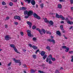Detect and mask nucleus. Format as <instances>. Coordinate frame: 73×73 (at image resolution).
I'll return each mask as SVG.
<instances>
[{"mask_svg": "<svg viewBox=\"0 0 73 73\" xmlns=\"http://www.w3.org/2000/svg\"><path fill=\"white\" fill-rule=\"evenodd\" d=\"M10 46L11 48H13L14 51L17 53H20V52L18 51L16 49V47L15 46V44H11L10 45Z\"/></svg>", "mask_w": 73, "mask_h": 73, "instance_id": "nucleus-1", "label": "nucleus"}, {"mask_svg": "<svg viewBox=\"0 0 73 73\" xmlns=\"http://www.w3.org/2000/svg\"><path fill=\"white\" fill-rule=\"evenodd\" d=\"M27 35L29 37H33V35H31V31L28 30L27 31Z\"/></svg>", "mask_w": 73, "mask_h": 73, "instance_id": "nucleus-2", "label": "nucleus"}, {"mask_svg": "<svg viewBox=\"0 0 73 73\" xmlns=\"http://www.w3.org/2000/svg\"><path fill=\"white\" fill-rule=\"evenodd\" d=\"M62 49H66L65 50L66 52H68L69 50V48L66 47V46H62Z\"/></svg>", "mask_w": 73, "mask_h": 73, "instance_id": "nucleus-3", "label": "nucleus"}, {"mask_svg": "<svg viewBox=\"0 0 73 73\" xmlns=\"http://www.w3.org/2000/svg\"><path fill=\"white\" fill-rule=\"evenodd\" d=\"M66 21L67 22V23L70 25H73V22H71L68 19H66Z\"/></svg>", "mask_w": 73, "mask_h": 73, "instance_id": "nucleus-4", "label": "nucleus"}, {"mask_svg": "<svg viewBox=\"0 0 73 73\" xmlns=\"http://www.w3.org/2000/svg\"><path fill=\"white\" fill-rule=\"evenodd\" d=\"M33 16L35 18H37V19H40V17L37 15L36 13H34L33 14Z\"/></svg>", "mask_w": 73, "mask_h": 73, "instance_id": "nucleus-5", "label": "nucleus"}, {"mask_svg": "<svg viewBox=\"0 0 73 73\" xmlns=\"http://www.w3.org/2000/svg\"><path fill=\"white\" fill-rule=\"evenodd\" d=\"M47 41L49 42H52L53 44H55V40L53 39H49L47 40Z\"/></svg>", "mask_w": 73, "mask_h": 73, "instance_id": "nucleus-6", "label": "nucleus"}, {"mask_svg": "<svg viewBox=\"0 0 73 73\" xmlns=\"http://www.w3.org/2000/svg\"><path fill=\"white\" fill-rule=\"evenodd\" d=\"M33 15V11L31 10L29 11L28 12V13L27 14V16H31Z\"/></svg>", "mask_w": 73, "mask_h": 73, "instance_id": "nucleus-7", "label": "nucleus"}, {"mask_svg": "<svg viewBox=\"0 0 73 73\" xmlns=\"http://www.w3.org/2000/svg\"><path fill=\"white\" fill-rule=\"evenodd\" d=\"M27 24L28 25H29V27L30 28L32 27V23H31V22L29 21H27Z\"/></svg>", "mask_w": 73, "mask_h": 73, "instance_id": "nucleus-8", "label": "nucleus"}, {"mask_svg": "<svg viewBox=\"0 0 73 73\" xmlns=\"http://www.w3.org/2000/svg\"><path fill=\"white\" fill-rule=\"evenodd\" d=\"M5 37L6 40H9L10 39H11V37L9 36L8 35H6Z\"/></svg>", "mask_w": 73, "mask_h": 73, "instance_id": "nucleus-9", "label": "nucleus"}, {"mask_svg": "<svg viewBox=\"0 0 73 73\" xmlns=\"http://www.w3.org/2000/svg\"><path fill=\"white\" fill-rule=\"evenodd\" d=\"M31 3L33 5H35L36 4V2L34 0H31Z\"/></svg>", "mask_w": 73, "mask_h": 73, "instance_id": "nucleus-10", "label": "nucleus"}, {"mask_svg": "<svg viewBox=\"0 0 73 73\" xmlns=\"http://www.w3.org/2000/svg\"><path fill=\"white\" fill-rule=\"evenodd\" d=\"M13 61H15V63H19L20 62V60H17L15 59V58H14Z\"/></svg>", "mask_w": 73, "mask_h": 73, "instance_id": "nucleus-11", "label": "nucleus"}, {"mask_svg": "<svg viewBox=\"0 0 73 73\" xmlns=\"http://www.w3.org/2000/svg\"><path fill=\"white\" fill-rule=\"evenodd\" d=\"M45 51H42L40 52V55L42 56H44L45 55Z\"/></svg>", "mask_w": 73, "mask_h": 73, "instance_id": "nucleus-12", "label": "nucleus"}, {"mask_svg": "<svg viewBox=\"0 0 73 73\" xmlns=\"http://www.w3.org/2000/svg\"><path fill=\"white\" fill-rule=\"evenodd\" d=\"M20 10H23V11H24V10H26V9H27V8L24 7H21L20 8Z\"/></svg>", "mask_w": 73, "mask_h": 73, "instance_id": "nucleus-13", "label": "nucleus"}, {"mask_svg": "<svg viewBox=\"0 0 73 73\" xmlns=\"http://www.w3.org/2000/svg\"><path fill=\"white\" fill-rule=\"evenodd\" d=\"M58 7L59 9H61L62 8V5L60 4H59L58 5Z\"/></svg>", "mask_w": 73, "mask_h": 73, "instance_id": "nucleus-14", "label": "nucleus"}, {"mask_svg": "<svg viewBox=\"0 0 73 73\" xmlns=\"http://www.w3.org/2000/svg\"><path fill=\"white\" fill-rule=\"evenodd\" d=\"M56 34L59 35V36H61V33L60 31H57L56 32Z\"/></svg>", "mask_w": 73, "mask_h": 73, "instance_id": "nucleus-15", "label": "nucleus"}, {"mask_svg": "<svg viewBox=\"0 0 73 73\" xmlns=\"http://www.w3.org/2000/svg\"><path fill=\"white\" fill-rule=\"evenodd\" d=\"M48 23H49L50 25H53V24H54L53 22L52 21H50Z\"/></svg>", "mask_w": 73, "mask_h": 73, "instance_id": "nucleus-16", "label": "nucleus"}, {"mask_svg": "<svg viewBox=\"0 0 73 73\" xmlns=\"http://www.w3.org/2000/svg\"><path fill=\"white\" fill-rule=\"evenodd\" d=\"M44 21L45 23H49V21L47 19H44Z\"/></svg>", "mask_w": 73, "mask_h": 73, "instance_id": "nucleus-17", "label": "nucleus"}, {"mask_svg": "<svg viewBox=\"0 0 73 73\" xmlns=\"http://www.w3.org/2000/svg\"><path fill=\"white\" fill-rule=\"evenodd\" d=\"M14 18V19H20V17L19 16H15Z\"/></svg>", "mask_w": 73, "mask_h": 73, "instance_id": "nucleus-18", "label": "nucleus"}, {"mask_svg": "<svg viewBox=\"0 0 73 73\" xmlns=\"http://www.w3.org/2000/svg\"><path fill=\"white\" fill-rule=\"evenodd\" d=\"M25 2H27L28 4H29L31 3V0H24Z\"/></svg>", "mask_w": 73, "mask_h": 73, "instance_id": "nucleus-19", "label": "nucleus"}, {"mask_svg": "<svg viewBox=\"0 0 73 73\" xmlns=\"http://www.w3.org/2000/svg\"><path fill=\"white\" fill-rule=\"evenodd\" d=\"M32 48L34 49H37L38 48L37 47L35 46V45H33L32 46Z\"/></svg>", "mask_w": 73, "mask_h": 73, "instance_id": "nucleus-20", "label": "nucleus"}, {"mask_svg": "<svg viewBox=\"0 0 73 73\" xmlns=\"http://www.w3.org/2000/svg\"><path fill=\"white\" fill-rule=\"evenodd\" d=\"M46 49H47L49 50V51H50V47L49 46H48L46 47Z\"/></svg>", "mask_w": 73, "mask_h": 73, "instance_id": "nucleus-21", "label": "nucleus"}, {"mask_svg": "<svg viewBox=\"0 0 73 73\" xmlns=\"http://www.w3.org/2000/svg\"><path fill=\"white\" fill-rule=\"evenodd\" d=\"M59 16H60V15L57 14V13H56L55 17H56V18H58V19H59Z\"/></svg>", "mask_w": 73, "mask_h": 73, "instance_id": "nucleus-22", "label": "nucleus"}, {"mask_svg": "<svg viewBox=\"0 0 73 73\" xmlns=\"http://www.w3.org/2000/svg\"><path fill=\"white\" fill-rule=\"evenodd\" d=\"M32 56L33 58H34V59H36V57H37V56H36V55L35 54H33V55Z\"/></svg>", "mask_w": 73, "mask_h": 73, "instance_id": "nucleus-23", "label": "nucleus"}, {"mask_svg": "<svg viewBox=\"0 0 73 73\" xmlns=\"http://www.w3.org/2000/svg\"><path fill=\"white\" fill-rule=\"evenodd\" d=\"M46 57H47V55L46 54L44 55L43 57V60H45V58H46Z\"/></svg>", "mask_w": 73, "mask_h": 73, "instance_id": "nucleus-24", "label": "nucleus"}, {"mask_svg": "<svg viewBox=\"0 0 73 73\" xmlns=\"http://www.w3.org/2000/svg\"><path fill=\"white\" fill-rule=\"evenodd\" d=\"M61 18V19H64V17H63L62 15H59V19Z\"/></svg>", "mask_w": 73, "mask_h": 73, "instance_id": "nucleus-25", "label": "nucleus"}, {"mask_svg": "<svg viewBox=\"0 0 73 73\" xmlns=\"http://www.w3.org/2000/svg\"><path fill=\"white\" fill-rule=\"evenodd\" d=\"M28 12L27 11H24V14L25 15H27V14H28Z\"/></svg>", "mask_w": 73, "mask_h": 73, "instance_id": "nucleus-26", "label": "nucleus"}, {"mask_svg": "<svg viewBox=\"0 0 73 73\" xmlns=\"http://www.w3.org/2000/svg\"><path fill=\"white\" fill-rule=\"evenodd\" d=\"M41 30H42V31L43 33H44V34H45V33L46 32V31H45V30L44 29H42Z\"/></svg>", "mask_w": 73, "mask_h": 73, "instance_id": "nucleus-27", "label": "nucleus"}, {"mask_svg": "<svg viewBox=\"0 0 73 73\" xmlns=\"http://www.w3.org/2000/svg\"><path fill=\"white\" fill-rule=\"evenodd\" d=\"M2 4L3 5H6V3L5 2L3 1L2 2Z\"/></svg>", "mask_w": 73, "mask_h": 73, "instance_id": "nucleus-28", "label": "nucleus"}, {"mask_svg": "<svg viewBox=\"0 0 73 73\" xmlns=\"http://www.w3.org/2000/svg\"><path fill=\"white\" fill-rule=\"evenodd\" d=\"M36 28H37L36 27L35 25H34L33 26L32 28L33 29L35 30L36 29Z\"/></svg>", "mask_w": 73, "mask_h": 73, "instance_id": "nucleus-29", "label": "nucleus"}, {"mask_svg": "<svg viewBox=\"0 0 73 73\" xmlns=\"http://www.w3.org/2000/svg\"><path fill=\"white\" fill-rule=\"evenodd\" d=\"M40 6L42 8H43V7H44V4L43 3H42L40 5Z\"/></svg>", "mask_w": 73, "mask_h": 73, "instance_id": "nucleus-30", "label": "nucleus"}, {"mask_svg": "<svg viewBox=\"0 0 73 73\" xmlns=\"http://www.w3.org/2000/svg\"><path fill=\"white\" fill-rule=\"evenodd\" d=\"M39 33H40V34L41 35H42V34H43V32H42V30H40V31H39Z\"/></svg>", "mask_w": 73, "mask_h": 73, "instance_id": "nucleus-31", "label": "nucleus"}, {"mask_svg": "<svg viewBox=\"0 0 73 73\" xmlns=\"http://www.w3.org/2000/svg\"><path fill=\"white\" fill-rule=\"evenodd\" d=\"M35 72H36V71L34 70H32V69L31 70V73H35Z\"/></svg>", "mask_w": 73, "mask_h": 73, "instance_id": "nucleus-32", "label": "nucleus"}, {"mask_svg": "<svg viewBox=\"0 0 73 73\" xmlns=\"http://www.w3.org/2000/svg\"><path fill=\"white\" fill-rule=\"evenodd\" d=\"M38 72L40 73H45V72H44L43 71H42L40 70H38Z\"/></svg>", "mask_w": 73, "mask_h": 73, "instance_id": "nucleus-33", "label": "nucleus"}, {"mask_svg": "<svg viewBox=\"0 0 73 73\" xmlns=\"http://www.w3.org/2000/svg\"><path fill=\"white\" fill-rule=\"evenodd\" d=\"M9 4L10 6H12V5H13V4L12 3V2H10Z\"/></svg>", "mask_w": 73, "mask_h": 73, "instance_id": "nucleus-34", "label": "nucleus"}, {"mask_svg": "<svg viewBox=\"0 0 73 73\" xmlns=\"http://www.w3.org/2000/svg\"><path fill=\"white\" fill-rule=\"evenodd\" d=\"M33 41H36V40H37V39H36V38L35 37H33Z\"/></svg>", "mask_w": 73, "mask_h": 73, "instance_id": "nucleus-35", "label": "nucleus"}, {"mask_svg": "<svg viewBox=\"0 0 73 73\" xmlns=\"http://www.w3.org/2000/svg\"><path fill=\"white\" fill-rule=\"evenodd\" d=\"M51 59L53 61H54L56 60V59H55V58H51Z\"/></svg>", "mask_w": 73, "mask_h": 73, "instance_id": "nucleus-36", "label": "nucleus"}, {"mask_svg": "<svg viewBox=\"0 0 73 73\" xmlns=\"http://www.w3.org/2000/svg\"><path fill=\"white\" fill-rule=\"evenodd\" d=\"M14 24L15 25H18V22H15L14 23Z\"/></svg>", "mask_w": 73, "mask_h": 73, "instance_id": "nucleus-37", "label": "nucleus"}, {"mask_svg": "<svg viewBox=\"0 0 73 73\" xmlns=\"http://www.w3.org/2000/svg\"><path fill=\"white\" fill-rule=\"evenodd\" d=\"M69 53L70 54H72V53H73V51H69Z\"/></svg>", "mask_w": 73, "mask_h": 73, "instance_id": "nucleus-38", "label": "nucleus"}, {"mask_svg": "<svg viewBox=\"0 0 73 73\" xmlns=\"http://www.w3.org/2000/svg\"><path fill=\"white\" fill-rule=\"evenodd\" d=\"M28 45L30 47V48H32V45L31 44H29Z\"/></svg>", "mask_w": 73, "mask_h": 73, "instance_id": "nucleus-39", "label": "nucleus"}, {"mask_svg": "<svg viewBox=\"0 0 73 73\" xmlns=\"http://www.w3.org/2000/svg\"><path fill=\"white\" fill-rule=\"evenodd\" d=\"M59 1L60 2H65V0H59Z\"/></svg>", "mask_w": 73, "mask_h": 73, "instance_id": "nucleus-40", "label": "nucleus"}, {"mask_svg": "<svg viewBox=\"0 0 73 73\" xmlns=\"http://www.w3.org/2000/svg\"><path fill=\"white\" fill-rule=\"evenodd\" d=\"M39 51H40V50L39 49L37 50L35 52L36 54H37V52H39Z\"/></svg>", "mask_w": 73, "mask_h": 73, "instance_id": "nucleus-41", "label": "nucleus"}, {"mask_svg": "<svg viewBox=\"0 0 73 73\" xmlns=\"http://www.w3.org/2000/svg\"><path fill=\"white\" fill-rule=\"evenodd\" d=\"M5 28H8V25H5Z\"/></svg>", "mask_w": 73, "mask_h": 73, "instance_id": "nucleus-42", "label": "nucleus"}, {"mask_svg": "<svg viewBox=\"0 0 73 73\" xmlns=\"http://www.w3.org/2000/svg\"><path fill=\"white\" fill-rule=\"evenodd\" d=\"M20 34L21 35V36H23L24 34L23 33V32H20Z\"/></svg>", "mask_w": 73, "mask_h": 73, "instance_id": "nucleus-43", "label": "nucleus"}, {"mask_svg": "<svg viewBox=\"0 0 73 73\" xmlns=\"http://www.w3.org/2000/svg\"><path fill=\"white\" fill-rule=\"evenodd\" d=\"M70 2L71 4H73V0H70Z\"/></svg>", "mask_w": 73, "mask_h": 73, "instance_id": "nucleus-44", "label": "nucleus"}, {"mask_svg": "<svg viewBox=\"0 0 73 73\" xmlns=\"http://www.w3.org/2000/svg\"><path fill=\"white\" fill-rule=\"evenodd\" d=\"M55 73H60V72L58 71V70H56L55 72Z\"/></svg>", "mask_w": 73, "mask_h": 73, "instance_id": "nucleus-45", "label": "nucleus"}, {"mask_svg": "<svg viewBox=\"0 0 73 73\" xmlns=\"http://www.w3.org/2000/svg\"><path fill=\"white\" fill-rule=\"evenodd\" d=\"M23 68H26L27 66L26 65V64H23Z\"/></svg>", "mask_w": 73, "mask_h": 73, "instance_id": "nucleus-46", "label": "nucleus"}, {"mask_svg": "<svg viewBox=\"0 0 73 73\" xmlns=\"http://www.w3.org/2000/svg\"><path fill=\"white\" fill-rule=\"evenodd\" d=\"M13 2H16L17 1V0H11Z\"/></svg>", "mask_w": 73, "mask_h": 73, "instance_id": "nucleus-47", "label": "nucleus"}, {"mask_svg": "<svg viewBox=\"0 0 73 73\" xmlns=\"http://www.w3.org/2000/svg\"><path fill=\"white\" fill-rule=\"evenodd\" d=\"M36 31H38V32H40V29L38 28L36 29Z\"/></svg>", "mask_w": 73, "mask_h": 73, "instance_id": "nucleus-48", "label": "nucleus"}, {"mask_svg": "<svg viewBox=\"0 0 73 73\" xmlns=\"http://www.w3.org/2000/svg\"><path fill=\"white\" fill-rule=\"evenodd\" d=\"M49 63L50 64H52V61H50V60L49 61Z\"/></svg>", "mask_w": 73, "mask_h": 73, "instance_id": "nucleus-49", "label": "nucleus"}, {"mask_svg": "<svg viewBox=\"0 0 73 73\" xmlns=\"http://www.w3.org/2000/svg\"><path fill=\"white\" fill-rule=\"evenodd\" d=\"M49 57H50V58H52V54H50V55H49Z\"/></svg>", "mask_w": 73, "mask_h": 73, "instance_id": "nucleus-50", "label": "nucleus"}, {"mask_svg": "<svg viewBox=\"0 0 73 73\" xmlns=\"http://www.w3.org/2000/svg\"><path fill=\"white\" fill-rule=\"evenodd\" d=\"M47 34H49L50 35L51 34V33L49 32H47Z\"/></svg>", "mask_w": 73, "mask_h": 73, "instance_id": "nucleus-51", "label": "nucleus"}, {"mask_svg": "<svg viewBox=\"0 0 73 73\" xmlns=\"http://www.w3.org/2000/svg\"><path fill=\"white\" fill-rule=\"evenodd\" d=\"M49 61V59L48 58H46V61L47 62H48Z\"/></svg>", "mask_w": 73, "mask_h": 73, "instance_id": "nucleus-52", "label": "nucleus"}, {"mask_svg": "<svg viewBox=\"0 0 73 73\" xmlns=\"http://www.w3.org/2000/svg\"><path fill=\"white\" fill-rule=\"evenodd\" d=\"M71 58H72V59H71V61H73V56H72Z\"/></svg>", "mask_w": 73, "mask_h": 73, "instance_id": "nucleus-53", "label": "nucleus"}, {"mask_svg": "<svg viewBox=\"0 0 73 73\" xmlns=\"http://www.w3.org/2000/svg\"><path fill=\"white\" fill-rule=\"evenodd\" d=\"M29 17H28V16H26L25 17V19H27Z\"/></svg>", "mask_w": 73, "mask_h": 73, "instance_id": "nucleus-54", "label": "nucleus"}, {"mask_svg": "<svg viewBox=\"0 0 73 73\" xmlns=\"http://www.w3.org/2000/svg\"><path fill=\"white\" fill-rule=\"evenodd\" d=\"M60 28H63V25H61L60 26Z\"/></svg>", "mask_w": 73, "mask_h": 73, "instance_id": "nucleus-55", "label": "nucleus"}, {"mask_svg": "<svg viewBox=\"0 0 73 73\" xmlns=\"http://www.w3.org/2000/svg\"><path fill=\"white\" fill-rule=\"evenodd\" d=\"M60 23L64 24V22L63 21H62L60 22Z\"/></svg>", "mask_w": 73, "mask_h": 73, "instance_id": "nucleus-56", "label": "nucleus"}, {"mask_svg": "<svg viewBox=\"0 0 73 73\" xmlns=\"http://www.w3.org/2000/svg\"><path fill=\"white\" fill-rule=\"evenodd\" d=\"M11 64V62H10V63L8 64V66H10Z\"/></svg>", "mask_w": 73, "mask_h": 73, "instance_id": "nucleus-57", "label": "nucleus"}, {"mask_svg": "<svg viewBox=\"0 0 73 73\" xmlns=\"http://www.w3.org/2000/svg\"><path fill=\"white\" fill-rule=\"evenodd\" d=\"M19 66H20V65H21V62H19Z\"/></svg>", "mask_w": 73, "mask_h": 73, "instance_id": "nucleus-58", "label": "nucleus"}, {"mask_svg": "<svg viewBox=\"0 0 73 73\" xmlns=\"http://www.w3.org/2000/svg\"><path fill=\"white\" fill-rule=\"evenodd\" d=\"M68 18H71V17L69 15H68Z\"/></svg>", "mask_w": 73, "mask_h": 73, "instance_id": "nucleus-59", "label": "nucleus"}, {"mask_svg": "<svg viewBox=\"0 0 73 73\" xmlns=\"http://www.w3.org/2000/svg\"><path fill=\"white\" fill-rule=\"evenodd\" d=\"M72 28H73V26H71L69 28V29H72Z\"/></svg>", "mask_w": 73, "mask_h": 73, "instance_id": "nucleus-60", "label": "nucleus"}, {"mask_svg": "<svg viewBox=\"0 0 73 73\" xmlns=\"http://www.w3.org/2000/svg\"><path fill=\"white\" fill-rule=\"evenodd\" d=\"M60 29L62 31H64V28H63V27L62 28H60Z\"/></svg>", "mask_w": 73, "mask_h": 73, "instance_id": "nucleus-61", "label": "nucleus"}, {"mask_svg": "<svg viewBox=\"0 0 73 73\" xmlns=\"http://www.w3.org/2000/svg\"><path fill=\"white\" fill-rule=\"evenodd\" d=\"M21 5H24V3H23L21 2Z\"/></svg>", "mask_w": 73, "mask_h": 73, "instance_id": "nucleus-62", "label": "nucleus"}, {"mask_svg": "<svg viewBox=\"0 0 73 73\" xmlns=\"http://www.w3.org/2000/svg\"><path fill=\"white\" fill-rule=\"evenodd\" d=\"M71 10H72V11H73V7H71Z\"/></svg>", "mask_w": 73, "mask_h": 73, "instance_id": "nucleus-63", "label": "nucleus"}, {"mask_svg": "<svg viewBox=\"0 0 73 73\" xmlns=\"http://www.w3.org/2000/svg\"><path fill=\"white\" fill-rule=\"evenodd\" d=\"M9 17L7 16L6 17V19H9Z\"/></svg>", "mask_w": 73, "mask_h": 73, "instance_id": "nucleus-64", "label": "nucleus"}]
</instances>
